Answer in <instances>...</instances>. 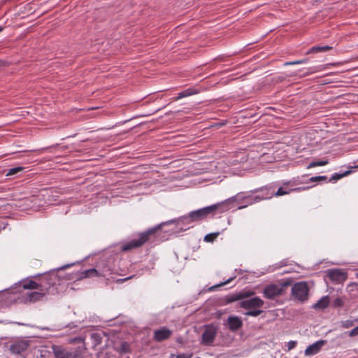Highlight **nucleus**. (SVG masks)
Listing matches in <instances>:
<instances>
[{"label":"nucleus","mask_w":358,"mask_h":358,"mask_svg":"<svg viewBox=\"0 0 358 358\" xmlns=\"http://www.w3.org/2000/svg\"><path fill=\"white\" fill-rule=\"evenodd\" d=\"M234 198L225 200L223 202L213 204L207 207H204L190 212L187 215L182 216L178 220H172L165 222H162L156 227L148 229L147 231L139 234L137 239H133L128 243L123 244L121 247L122 251H129L134 248H138L145 243L149 241L152 237L155 238L159 236L162 226L169 224L173 222L182 223L189 224L193 222H198L206 218L210 213H214L216 210L220 209V212L222 213L230 208L229 205L231 204Z\"/></svg>","instance_id":"obj_1"},{"label":"nucleus","mask_w":358,"mask_h":358,"mask_svg":"<svg viewBox=\"0 0 358 358\" xmlns=\"http://www.w3.org/2000/svg\"><path fill=\"white\" fill-rule=\"evenodd\" d=\"M309 287L306 282L295 283L292 287V295L295 300L304 302L308 299Z\"/></svg>","instance_id":"obj_2"},{"label":"nucleus","mask_w":358,"mask_h":358,"mask_svg":"<svg viewBox=\"0 0 358 358\" xmlns=\"http://www.w3.org/2000/svg\"><path fill=\"white\" fill-rule=\"evenodd\" d=\"M291 285L290 281L287 280L280 285L270 284L266 285L264 290V296L268 299H273L275 297L281 296L283 293V287L289 286Z\"/></svg>","instance_id":"obj_3"},{"label":"nucleus","mask_w":358,"mask_h":358,"mask_svg":"<svg viewBox=\"0 0 358 358\" xmlns=\"http://www.w3.org/2000/svg\"><path fill=\"white\" fill-rule=\"evenodd\" d=\"M264 304V301L259 296L249 297L239 303V306L245 310L260 308Z\"/></svg>","instance_id":"obj_4"},{"label":"nucleus","mask_w":358,"mask_h":358,"mask_svg":"<svg viewBox=\"0 0 358 358\" xmlns=\"http://www.w3.org/2000/svg\"><path fill=\"white\" fill-rule=\"evenodd\" d=\"M73 264H66L64 266H62L58 268L57 269L52 270L50 272L45 273V276L47 278V280H48L49 284L50 285L52 289H54L55 287H56L57 285H59L60 284L61 280H62V278L58 275L57 271L67 268L70 267L71 266H72Z\"/></svg>","instance_id":"obj_5"},{"label":"nucleus","mask_w":358,"mask_h":358,"mask_svg":"<svg viewBox=\"0 0 358 358\" xmlns=\"http://www.w3.org/2000/svg\"><path fill=\"white\" fill-rule=\"evenodd\" d=\"M255 294V292L254 291L243 290L238 293L227 295L224 297V301H225L226 303H231L232 302L239 301V300H241V301L242 299L249 298L250 296H254Z\"/></svg>","instance_id":"obj_6"},{"label":"nucleus","mask_w":358,"mask_h":358,"mask_svg":"<svg viewBox=\"0 0 358 358\" xmlns=\"http://www.w3.org/2000/svg\"><path fill=\"white\" fill-rule=\"evenodd\" d=\"M30 345L29 340H18L10 344L9 350L12 354L20 355L26 351Z\"/></svg>","instance_id":"obj_7"},{"label":"nucleus","mask_w":358,"mask_h":358,"mask_svg":"<svg viewBox=\"0 0 358 358\" xmlns=\"http://www.w3.org/2000/svg\"><path fill=\"white\" fill-rule=\"evenodd\" d=\"M217 334V329L213 326H208L202 334V343L210 345L213 343Z\"/></svg>","instance_id":"obj_8"},{"label":"nucleus","mask_w":358,"mask_h":358,"mask_svg":"<svg viewBox=\"0 0 358 358\" xmlns=\"http://www.w3.org/2000/svg\"><path fill=\"white\" fill-rule=\"evenodd\" d=\"M172 331L166 327H162L154 331L153 340L157 342H162L169 339L172 335Z\"/></svg>","instance_id":"obj_9"},{"label":"nucleus","mask_w":358,"mask_h":358,"mask_svg":"<svg viewBox=\"0 0 358 358\" xmlns=\"http://www.w3.org/2000/svg\"><path fill=\"white\" fill-rule=\"evenodd\" d=\"M43 300H46V294L40 290L38 292H29L24 298V302L25 303H34Z\"/></svg>","instance_id":"obj_10"},{"label":"nucleus","mask_w":358,"mask_h":358,"mask_svg":"<svg viewBox=\"0 0 358 358\" xmlns=\"http://www.w3.org/2000/svg\"><path fill=\"white\" fill-rule=\"evenodd\" d=\"M274 186L273 185H266L250 191L252 194L260 192L264 199H271L274 194Z\"/></svg>","instance_id":"obj_11"},{"label":"nucleus","mask_w":358,"mask_h":358,"mask_svg":"<svg viewBox=\"0 0 358 358\" xmlns=\"http://www.w3.org/2000/svg\"><path fill=\"white\" fill-rule=\"evenodd\" d=\"M327 343L325 340H320L310 345L305 350V355L306 356H312L318 353L322 348Z\"/></svg>","instance_id":"obj_12"},{"label":"nucleus","mask_w":358,"mask_h":358,"mask_svg":"<svg viewBox=\"0 0 358 358\" xmlns=\"http://www.w3.org/2000/svg\"><path fill=\"white\" fill-rule=\"evenodd\" d=\"M98 275L99 277H106L112 273L110 267L106 263L105 260H101L96 265Z\"/></svg>","instance_id":"obj_13"},{"label":"nucleus","mask_w":358,"mask_h":358,"mask_svg":"<svg viewBox=\"0 0 358 358\" xmlns=\"http://www.w3.org/2000/svg\"><path fill=\"white\" fill-rule=\"evenodd\" d=\"M229 329L231 331H236L243 327V321L238 316H229L227 319Z\"/></svg>","instance_id":"obj_14"},{"label":"nucleus","mask_w":358,"mask_h":358,"mask_svg":"<svg viewBox=\"0 0 358 358\" xmlns=\"http://www.w3.org/2000/svg\"><path fill=\"white\" fill-rule=\"evenodd\" d=\"M55 358H80V355L78 350L73 351H66L65 350H58L55 351Z\"/></svg>","instance_id":"obj_15"},{"label":"nucleus","mask_w":358,"mask_h":358,"mask_svg":"<svg viewBox=\"0 0 358 358\" xmlns=\"http://www.w3.org/2000/svg\"><path fill=\"white\" fill-rule=\"evenodd\" d=\"M38 285H39V290L45 293L46 295L51 293L52 287H51L50 285L49 284L45 273L39 279Z\"/></svg>","instance_id":"obj_16"},{"label":"nucleus","mask_w":358,"mask_h":358,"mask_svg":"<svg viewBox=\"0 0 358 358\" xmlns=\"http://www.w3.org/2000/svg\"><path fill=\"white\" fill-rule=\"evenodd\" d=\"M332 46L329 45H316L313 46L311 48H310L307 52L306 55L313 54V53H318L321 52H326L330 50H332Z\"/></svg>","instance_id":"obj_17"},{"label":"nucleus","mask_w":358,"mask_h":358,"mask_svg":"<svg viewBox=\"0 0 358 358\" xmlns=\"http://www.w3.org/2000/svg\"><path fill=\"white\" fill-rule=\"evenodd\" d=\"M90 277H99L97 273L96 268H92L88 270L81 271L78 277L79 280L90 278Z\"/></svg>","instance_id":"obj_18"},{"label":"nucleus","mask_w":358,"mask_h":358,"mask_svg":"<svg viewBox=\"0 0 358 358\" xmlns=\"http://www.w3.org/2000/svg\"><path fill=\"white\" fill-rule=\"evenodd\" d=\"M343 167H342L340 169V171L338 172H337V180H340L341 178L352 173L354 169L358 168V165L354 166H347V167H345L346 169H345V170H343Z\"/></svg>","instance_id":"obj_19"},{"label":"nucleus","mask_w":358,"mask_h":358,"mask_svg":"<svg viewBox=\"0 0 358 358\" xmlns=\"http://www.w3.org/2000/svg\"><path fill=\"white\" fill-rule=\"evenodd\" d=\"M199 93V91L194 88H188L185 90L184 91L180 92L175 100H178L184 97H187L191 95L196 94Z\"/></svg>","instance_id":"obj_20"},{"label":"nucleus","mask_w":358,"mask_h":358,"mask_svg":"<svg viewBox=\"0 0 358 358\" xmlns=\"http://www.w3.org/2000/svg\"><path fill=\"white\" fill-rule=\"evenodd\" d=\"M329 304V299L328 296H324L313 306L315 309H324Z\"/></svg>","instance_id":"obj_21"},{"label":"nucleus","mask_w":358,"mask_h":358,"mask_svg":"<svg viewBox=\"0 0 358 358\" xmlns=\"http://www.w3.org/2000/svg\"><path fill=\"white\" fill-rule=\"evenodd\" d=\"M24 289H38L39 290L38 282L30 280L27 282H24L22 285Z\"/></svg>","instance_id":"obj_22"},{"label":"nucleus","mask_w":358,"mask_h":358,"mask_svg":"<svg viewBox=\"0 0 358 358\" xmlns=\"http://www.w3.org/2000/svg\"><path fill=\"white\" fill-rule=\"evenodd\" d=\"M245 201H247L248 203L252 204L254 202H259L260 201L264 200V197L262 196V194H259L255 196H252V195L245 196L243 199Z\"/></svg>","instance_id":"obj_23"},{"label":"nucleus","mask_w":358,"mask_h":358,"mask_svg":"<svg viewBox=\"0 0 358 358\" xmlns=\"http://www.w3.org/2000/svg\"><path fill=\"white\" fill-rule=\"evenodd\" d=\"M295 189H294V190H295ZM292 191H293V189H288L287 187H280L278 188L277 192L274 191L273 196H283V195H285V194H288Z\"/></svg>","instance_id":"obj_24"},{"label":"nucleus","mask_w":358,"mask_h":358,"mask_svg":"<svg viewBox=\"0 0 358 358\" xmlns=\"http://www.w3.org/2000/svg\"><path fill=\"white\" fill-rule=\"evenodd\" d=\"M328 164L327 160H314L311 162L309 165L308 166V169L316 167V166H324Z\"/></svg>","instance_id":"obj_25"},{"label":"nucleus","mask_w":358,"mask_h":358,"mask_svg":"<svg viewBox=\"0 0 358 358\" xmlns=\"http://www.w3.org/2000/svg\"><path fill=\"white\" fill-rule=\"evenodd\" d=\"M262 313H263V310H259L258 308H255V309L248 310V311L246 312L245 313V315L247 316L257 317L259 315H261Z\"/></svg>","instance_id":"obj_26"},{"label":"nucleus","mask_w":358,"mask_h":358,"mask_svg":"<svg viewBox=\"0 0 358 358\" xmlns=\"http://www.w3.org/2000/svg\"><path fill=\"white\" fill-rule=\"evenodd\" d=\"M218 235L219 232L208 234L204 236V241L206 242H213L218 236Z\"/></svg>","instance_id":"obj_27"},{"label":"nucleus","mask_w":358,"mask_h":358,"mask_svg":"<svg viewBox=\"0 0 358 358\" xmlns=\"http://www.w3.org/2000/svg\"><path fill=\"white\" fill-rule=\"evenodd\" d=\"M91 338L94 341V345H99L101 343L102 337L98 333H92Z\"/></svg>","instance_id":"obj_28"},{"label":"nucleus","mask_w":358,"mask_h":358,"mask_svg":"<svg viewBox=\"0 0 358 358\" xmlns=\"http://www.w3.org/2000/svg\"><path fill=\"white\" fill-rule=\"evenodd\" d=\"M347 278V273L342 269L337 268V281L345 280Z\"/></svg>","instance_id":"obj_29"},{"label":"nucleus","mask_w":358,"mask_h":358,"mask_svg":"<svg viewBox=\"0 0 358 358\" xmlns=\"http://www.w3.org/2000/svg\"><path fill=\"white\" fill-rule=\"evenodd\" d=\"M23 169H24V168L21 167V166H17V167H14V168L10 169L8 170V173H6V176H13L20 171H22Z\"/></svg>","instance_id":"obj_30"},{"label":"nucleus","mask_w":358,"mask_h":358,"mask_svg":"<svg viewBox=\"0 0 358 358\" xmlns=\"http://www.w3.org/2000/svg\"><path fill=\"white\" fill-rule=\"evenodd\" d=\"M233 279H234V278H229L228 280H225V281H224V282H220V283H219V284H217V285H213V286H212V287H210L209 288V290H210V291H213V290H215V289H217V288H218V287H222V286H223V285H224L228 284V283H229V282H230Z\"/></svg>","instance_id":"obj_31"},{"label":"nucleus","mask_w":358,"mask_h":358,"mask_svg":"<svg viewBox=\"0 0 358 358\" xmlns=\"http://www.w3.org/2000/svg\"><path fill=\"white\" fill-rule=\"evenodd\" d=\"M120 352L127 353L130 352V346L127 342H122L120 345Z\"/></svg>","instance_id":"obj_32"},{"label":"nucleus","mask_w":358,"mask_h":358,"mask_svg":"<svg viewBox=\"0 0 358 358\" xmlns=\"http://www.w3.org/2000/svg\"><path fill=\"white\" fill-rule=\"evenodd\" d=\"M308 59H303L296 60V61H294V62H287L285 63V66L303 64V63H306L308 62Z\"/></svg>","instance_id":"obj_33"},{"label":"nucleus","mask_w":358,"mask_h":358,"mask_svg":"<svg viewBox=\"0 0 358 358\" xmlns=\"http://www.w3.org/2000/svg\"><path fill=\"white\" fill-rule=\"evenodd\" d=\"M327 276L331 281L336 280V268L328 270Z\"/></svg>","instance_id":"obj_34"},{"label":"nucleus","mask_w":358,"mask_h":358,"mask_svg":"<svg viewBox=\"0 0 358 358\" xmlns=\"http://www.w3.org/2000/svg\"><path fill=\"white\" fill-rule=\"evenodd\" d=\"M327 177L324 176H313L310 178V182H317L320 180H327Z\"/></svg>","instance_id":"obj_35"},{"label":"nucleus","mask_w":358,"mask_h":358,"mask_svg":"<svg viewBox=\"0 0 358 358\" xmlns=\"http://www.w3.org/2000/svg\"><path fill=\"white\" fill-rule=\"evenodd\" d=\"M297 345V342L295 341H290L287 343V351H290L291 350L294 349Z\"/></svg>","instance_id":"obj_36"},{"label":"nucleus","mask_w":358,"mask_h":358,"mask_svg":"<svg viewBox=\"0 0 358 358\" xmlns=\"http://www.w3.org/2000/svg\"><path fill=\"white\" fill-rule=\"evenodd\" d=\"M348 335L351 337L358 336V326L352 329L350 331H349Z\"/></svg>","instance_id":"obj_37"},{"label":"nucleus","mask_w":358,"mask_h":358,"mask_svg":"<svg viewBox=\"0 0 358 358\" xmlns=\"http://www.w3.org/2000/svg\"><path fill=\"white\" fill-rule=\"evenodd\" d=\"M71 343H83L84 339L82 337H76L73 339H71Z\"/></svg>","instance_id":"obj_38"},{"label":"nucleus","mask_w":358,"mask_h":358,"mask_svg":"<svg viewBox=\"0 0 358 358\" xmlns=\"http://www.w3.org/2000/svg\"><path fill=\"white\" fill-rule=\"evenodd\" d=\"M192 354H185L182 353L176 356V358H191Z\"/></svg>","instance_id":"obj_39"},{"label":"nucleus","mask_w":358,"mask_h":358,"mask_svg":"<svg viewBox=\"0 0 358 358\" xmlns=\"http://www.w3.org/2000/svg\"><path fill=\"white\" fill-rule=\"evenodd\" d=\"M6 225L7 224L0 222V232L6 228Z\"/></svg>","instance_id":"obj_40"},{"label":"nucleus","mask_w":358,"mask_h":358,"mask_svg":"<svg viewBox=\"0 0 358 358\" xmlns=\"http://www.w3.org/2000/svg\"><path fill=\"white\" fill-rule=\"evenodd\" d=\"M336 303H337V306H341L342 301L341 299L337 298Z\"/></svg>","instance_id":"obj_41"},{"label":"nucleus","mask_w":358,"mask_h":358,"mask_svg":"<svg viewBox=\"0 0 358 358\" xmlns=\"http://www.w3.org/2000/svg\"><path fill=\"white\" fill-rule=\"evenodd\" d=\"M330 180H336V173L332 175V176L330 178Z\"/></svg>","instance_id":"obj_42"},{"label":"nucleus","mask_w":358,"mask_h":358,"mask_svg":"<svg viewBox=\"0 0 358 358\" xmlns=\"http://www.w3.org/2000/svg\"><path fill=\"white\" fill-rule=\"evenodd\" d=\"M5 64V62L0 59V67L3 66Z\"/></svg>","instance_id":"obj_43"},{"label":"nucleus","mask_w":358,"mask_h":358,"mask_svg":"<svg viewBox=\"0 0 358 358\" xmlns=\"http://www.w3.org/2000/svg\"><path fill=\"white\" fill-rule=\"evenodd\" d=\"M131 278V277H129V278H124V279L120 280L123 282V281H125V280H128V279H130Z\"/></svg>","instance_id":"obj_44"},{"label":"nucleus","mask_w":358,"mask_h":358,"mask_svg":"<svg viewBox=\"0 0 358 358\" xmlns=\"http://www.w3.org/2000/svg\"><path fill=\"white\" fill-rule=\"evenodd\" d=\"M338 92H337V98H339V97H341V96H343V94H338Z\"/></svg>","instance_id":"obj_45"},{"label":"nucleus","mask_w":358,"mask_h":358,"mask_svg":"<svg viewBox=\"0 0 358 358\" xmlns=\"http://www.w3.org/2000/svg\"><path fill=\"white\" fill-rule=\"evenodd\" d=\"M189 227L186 228V229L180 228V231H184V230H186L187 229H189Z\"/></svg>","instance_id":"obj_46"},{"label":"nucleus","mask_w":358,"mask_h":358,"mask_svg":"<svg viewBox=\"0 0 358 358\" xmlns=\"http://www.w3.org/2000/svg\"><path fill=\"white\" fill-rule=\"evenodd\" d=\"M245 206H240V207H238V209H242V208H245Z\"/></svg>","instance_id":"obj_47"},{"label":"nucleus","mask_w":358,"mask_h":358,"mask_svg":"<svg viewBox=\"0 0 358 358\" xmlns=\"http://www.w3.org/2000/svg\"><path fill=\"white\" fill-rule=\"evenodd\" d=\"M78 350H83V348H81V347H80V346H79V347L78 348Z\"/></svg>","instance_id":"obj_48"},{"label":"nucleus","mask_w":358,"mask_h":358,"mask_svg":"<svg viewBox=\"0 0 358 358\" xmlns=\"http://www.w3.org/2000/svg\"><path fill=\"white\" fill-rule=\"evenodd\" d=\"M174 356H175V355H174L173 354H171V357H170V358H173V357H174Z\"/></svg>","instance_id":"obj_49"},{"label":"nucleus","mask_w":358,"mask_h":358,"mask_svg":"<svg viewBox=\"0 0 358 358\" xmlns=\"http://www.w3.org/2000/svg\"><path fill=\"white\" fill-rule=\"evenodd\" d=\"M171 113V112L166 113V115H169Z\"/></svg>","instance_id":"obj_50"},{"label":"nucleus","mask_w":358,"mask_h":358,"mask_svg":"<svg viewBox=\"0 0 358 358\" xmlns=\"http://www.w3.org/2000/svg\"><path fill=\"white\" fill-rule=\"evenodd\" d=\"M278 79H279L280 80H282V79H283V78H281V77H280Z\"/></svg>","instance_id":"obj_51"},{"label":"nucleus","mask_w":358,"mask_h":358,"mask_svg":"<svg viewBox=\"0 0 358 358\" xmlns=\"http://www.w3.org/2000/svg\"><path fill=\"white\" fill-rule=\"evenodd\" d=\"M3 30V28L1 27H0V31H1Z\"/></svg>","instance_id":"obj_52"}]
</instances>
